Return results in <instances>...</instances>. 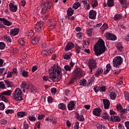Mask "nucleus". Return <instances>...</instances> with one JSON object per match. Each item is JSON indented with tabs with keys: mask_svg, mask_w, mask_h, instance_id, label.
I'll return each instance as SVG.
<instances>
[{
	"mask_svg": "<svg viewBox=\"0 0 129 129\" xmlns=\"http://www.w3.org/2000/svg\"><path fill=\"white\" fill-rule=\"evenodd\" d=\"M30 89V92H34V91H35V86H34L33 85H31V87L29 88V89Z\"/></svg>",
	"mask_w": 129,
	"mask_h": 129,
	"instance_id": "nucleus-60",
	"label": "nucleus"
},
{
	"mask_svg": "<svg viewBox=\"0 0 129 129\" xmlns=\"http://www.w3.org/2000/svg\"><path fill=\"white\" fill-rule=\"evenodd\" d=\"M27 36L28 37H33V36H34V31H33V30H29L27 32Z\"/></svg>",
	"mask_w": 129,
	"mask_h": 129,
	"instance_id": "nucleus-45",
	"label": "nucleus"
},
{
	"mask_svg": "<svg viewBox=\"0 0 129 129\" xmlns=\"http://www.w3.org/2000/svg\"><path fill=\"white\" fill-rule=\"evenodd\" d=\"M58 107L59 109L65 110V109H66V105L63 103H61L58 105Z\"/></svg>",
	"mask_w": 129,
	"mask_h": 129,
	"instance_id": "nucleus-31",
	"label": "nucleus"
},
{
	"mask_svg": "<svg viewBox=\"0 0 129 129\" xmlns=\"http://www.w3.org/2000/svg\"><path fill=\"white\" fill-rule=\"evenodd\" d=\"M110 119L112 121H115L116 122L120 121V118L118 116L112 115L110 116Z\"/></svg>",
	"mask_w": 129,
	"mask_h": 129,
	"instance_id": "nucleus-22",
	"label": "nucleus"
},
{
	"mask_svg": "<svg viewBox=\"0 0 129 129\" xmlns=\"http://www.w3.org/2000/svg\"><path fill=\"white\" fill-rule=\"evenodd\" d=\"M9 8L11 12L15 13L18 11V6L16 5V3L15 2L10 3L9 4Z\"/></svg>",
	"mask_w": 129,
	"mask_h": 129,
	"instance_id": "nucleus-11",
	"label": "nucleus"
},
{
	"mask_svg": "<svg viewBox=\"0 0 129 129\" xmlns=\"http://www.w3.org/2000/svg\"><path fill=\"white\" fill-rule=\"evenodd\" d=\"M120 19H121V15L120 14H117L114 16V21H118V20H120Z\"/></svg>",
	"mask_w": 129,
	"mask_h": 129,
	"instance_id": "nucleus-40",
	"label": "nucleus"
},
{
	"mask_svg": "<svg viewBox=\"0 0 129 129\" xmlns=\"http://www.w3.org/2000/svg\"><path fill=\"white\" fill-rule=\"evenodd\" d=\"M43 26H44V23H43V22L40 21L37 23L35 27V30L36 32H37V33H40V32H41V30H42V28H43Z\"/></svg>",
	"mask_w": 129,
	"mask_h": 129,
	"instance_id": "nucleus-10",
	"label": "nucleus"
},
{
	"mask_svg": "<svg viewBox=\"0 0 129 129\" xmlns=\"http://www.w3.org/2000/svg\"><path fill=\"white\" fill-rule=\"evenodd\" d=\"M47 101L48 103H52V102H53V98H52V97L48 96L47 97Z\"/></svg>",
	"mask_w": 129,
	"mask_h": 129,
	"instance_id": "nucleus-57",
	"label": "nucleus"
},
{
	"mask_svg": "<svg viewBox=\"0 0 129 129\" xmlns=\"http://www.w3.org/2000/svg\"><path fill=\"white\" fill-rule=\"evenodd\" d=\"M19 34V28H15L14 29H12L10 31V35L11 36H17Z\"/></svg>",
	"mask_w": 129,
	"mask_h": 129,
	"instance_id": "nucleus-20",
	"label": "nucleus"
},
{
	"mask_svg": "<svg viewBox=\"0 0 129 129\" xmlns=\"http://www.w3.org/2000/svg\"><path fill=\"white\" fill-rule=\"evenodd\" d=\"M74 47L75 45L73 43L68 42L64 47V51H70V50H72Z\"/></svg>",
	"mask_w": 129,
	"mask_h": 129,
	"instance_id": "nucleus-12",
	"label": "nucleus"
},
{
	"mask_svg": "<svg viewBox=\"0 0 129 129\" xmlns=\"http://www.w3.org/2000/svg\"><path fill=\"white\" fill-rule=\"evenodd\" d=\"M9 50L10 53H12V54H16L17 51V49H14V47H10L9 48Z\"/></svg>",
	"mask_w": 129,
	"mask_h": 129,
	"instance_id": "nucleus-42",
	"label": "nucleus"
},
{
	"mask_svg": "<svg viewBox=\"0 0 129 129\" xmlns=\"http://www.w3.org/2000/svg\"><path fill=\"white\" fill-rule=\"evenodd\" d=\"M107 28H108V26L107 25V24H106V23L104 24L101 27V32H102V33H103V32H104V31L105 30H106V29H107Z\"/></svg>",
	"mask_w": 129,
	"mask_h": 129,
	"instance_id": "nucleus-35",
	"label": "nucleus"
},
{
	"mask_svg": "<svg viewBox=\"0 0 129 129\" xmlns=\"http://www.w3.org/2000/svg\"><path fill=\"white\" fill-rule=\"evenodd\" d=\"M1 89H6V86L3 82H0V91Z\"/></svg>",
	"mask_w": 129,
	"mask_h": 129,
	"instance_id": "nucleus-46",
	"label": "nucleus"
},
{
	"mask_svg": "<svg viewBox=\"0 0 129 129\" xmlns=\"http://www.w3.org/2000/svg\"><path fill=\"white\" fill-rule=\"evenodd\" d=\"M88 3L92 5V8L97 7V1L96 0H88Z\"/></svg>",
	"mask_w": 129,
	"mask_h": 129,
	"instance_id": "nucleus-24",
	"label": "nucleus"
},
{
	"mask_svg": "<svg viewBox=\"0 0 129 129\" xmlns=\"http://www.w3.org/2000/svg\"><path fill=\"white\" fill-rule=\"evenodd\" d=\"M5 109V104L4 103H0V110H4Z\"/></svg>",
	"mask_w": 129,
	"mask_h": 129,
	"instance_id": "nucleus-59",
	"label": "nucleus"
},
{
	"mask_svg": "<svg viewBox=\"0 0 129 129\" xmlns=\"http://www.w3.org/2000/svg\"><path fill=\"white\" fill-rule=\"evenodd\" d=\"M96 11L92 10L90 11L89 13V18L90 19H92V20H94L96 18V14H97Z\"/></svg>",
	"mask_w": 129,
	"mask_h": 129,
	"instance_id": "nucleus-13",
	"label": "nucleus"
},
{
	"mask_svg": "<svg viewBox=\"0 0 129 129\" xmlns=\"http://www.w3.org/2000/svg\"><path fill=\"white\" fill-rule=\"evenodd\" d=\"M88 63L89 68V70L88 71V72L89 73L92 74L93 73V70L97 68V63H96V60L93 59H90L89 60Z\"/></svg>",
	"mask_w": 129,
	"mask_h": 129,
	"instance_id": "nucleus-6",
	"label": "nucleus"
},
{
	"mask_svg": "<svg viewBox=\"0 0 129 129\" xmlns=\"http://www.w3.org/2000/svg\"><path fill=\"white\" fill-rule=\"evenodd\" d=\"M77 118L78 120H80V121H84V117L83 115H80L79 114H77Z\"/></svg>",
	"mask_w": 129,
	"mask_h": 129,
	"instance_id": "nucleus-36",
	"label": "nucleus"
},
{
	"mask_svg": "<svg viewBox=\"0 0 129 129\" xmlns=\"http://www.w3.org/2000/svg\"><path fill=\"white\" fill-rule=\"evenodd\" d=\"M5 83L8 88L12 87V82L9 81H6Z\"/></svg>",
	"mask_w": 129,
	"mask_h": 129,
	"instance_id": "nucleus-50",
	"label": "nucleus"
},
{
	"mask_svg": "<svg viewBox=\"0 0 129 129\" xmlns=\"http://www.w3.org/2000/svg\"><path fill=\"white\" fill-rule=\"evenodd\" d=\"M83 71L81 69L77 68L74 71V74L72 80L69 82V84H73L75 82V79L77 78H80L82 74Z\"/></svg>",
	"mask_w": 129,
	"mask_h": 129,
	"instance_id": "nucleus-3",
	"label": "nucleus"
},
{
	"mask_svg": "<svg viewBox=\"0 0 129 129\" xmlns=\"http://www.w3.org/2000/svg\"><path fill=\"white\" fill-rule=\"evenodd\" d=\"M14 111L13 109H8L6 110L5 112L7 114H9V113H14Z\"/></svg>",
	"mask_w": 129,
	"mask_h": 129,
	"instance_id": "nucleus-54",
	"label": "nucleus"
},
{
	"mask_svg": "<svg viewBox=\"0 0 129 129\" xmlns=\"http://www.w3.org/2000/svg\"><path fill=\"white\" fill-rule=\"evenodd\" d=\"M68 108L69 110H73L75 109V103L74 101H71L68 105Z\"/></svg>",
	"mask_w": 129,
	"mask_h": 129,
	"instance_id": "nucleus-17",
	"label": "nucleus"
},
{
	"mask_svg": "<svg viewBox=\"0 0 129 129\" xmlns=\"http://www.w3.org/2000/svg\"><path fill=\"white\" fill-rule=\"evenodd\" d=\"M0 123L1 124H4V125H6L8 123V120H5V119H2L1 120Z\"/></svg>",
	"mask_w": 129,
	"mask_h": 129,
	"instance_id": "nucleus-51",
	"label": "nucleus"
},
{
	"mask_svg": "<svg viewBox=\"0 0 129 129\" xmlns=\"http://www.w3.org/2000/svg\"><path fill=\"white\" fill-rule=\"evenodd\" d=\"M102 116L103 118H105V119H109V118H110L109 115H108V114H107L106 112L103 113Z\"/></svg>",
	"mask_w": 129,
	"mask_h": 129,
	"instance_id": "nucleus-41",
	"label": "nucleus"
},
{
	"mask_svg": "<svg viewBox=\"0 0 129 129\" xmlns=\"http://www.w3.org/2000/svg\"><path fill=\"white\" fill-rule=\"evenodd\" d=\"M6 48V44L4 42H0V50H4Z\"/></svg>",
	"mask_w": 129,
	"mask_h": 129,
	"instance_id": "nucleus-47",
	"label": "nucleus"
},
{
	"mask_svg": "<svg viewBox=\"0 0 129 129\" xmlns=\"http://www.w3.org/2000/svg\"><path fill=\"white\" fill-rule=\"evenodd\" d=\"M103 102L104 103L105 109H108V108H109V105H110V102H109V100L106 99H104L103 100Z\"/></svg>",
	"mask_w": 129,
	"mask_h": 129,
	"instance_id": "nucleus-15",
	"label": "nucleus"
},
{
	"mask_svg": "<svg viewBox=\"0 0 129 129\" xmlns=\"http://www.w3.org/2000/svg\"><path fill=\"white\" fill-rule=\"evenodd\" d=\"M74 14V10H73L71 8H69L67 10V15L68 17H71Z\"/></svg>",
	"mask_w": 129,
	"mask_h": 129,
	"instance_id": "nucleus-30",
	"label": "nucleus"
},
{
	"mask_svg": "<svg viewBox=\"0 0 129 129\" xmlns=\"http://www.w3.org/2000/svg\"><path fill=\"white\" fill-rule=\"evenodd\" d=\"M13 75H14V74L12 72H9L7 75V78H11V77H13Z\"/></svg>",
	"mask_w": 129,
	"mask_h": 129,
	"instance_id": "nucleus-55",
	"label": "nucleus"
},
{
	"mask_svg": "<svg viewBox=\"0 0 129 129\" xmlns=\"http://www.w3.org/2000/svg\"><path fill=\"white\" fill-rule=\"evenodd\" d=\"M105 36L107 40H109L110 41H115L117 39L116 36L109 32H106Z\"/></svg>",
	"mask_w": 129,
	"mask_h": 129,
	"instance_id": "nucleus-9",
	"label": "nucleus"
},
{
	"mask_svg": "<svg viewBox=\"0 0 129 129\" xmlns=\"http://www.w3.org/2000/svg\"><path fill=\"white\" fill-rule=\"evenodd\" d=\"M21 87L23 89V92H26V90H29L30 88L31 87V84H29V83L27 82H23L22 83L21 85Z\"/></svg>",
	"mask_w": 129,
	"mask_h": 129,
	"instance_id": "nucleus-8",
	"label": "nucleus"
},
{
	"mask_svg": "<svg viewBox=\"0 0 129 129\" xmlns=\"http://www.w3.org/2000/svg\"><path fill=\"white\" fill-rule=\"evenodd\" d=\"M2 94H3V95H8L10 96L12 94V91L11 90H8L5 92H3L2 93H1Z\"/></svg>",
	"mask_w": 129,
	"mask_h": 129,
	"instance_id": "nucleus-38",
	"label": "nucleus"
},
{
	"mask_svg": "<svg viewBox=\"0 0 129 129\" xmlns=\"http://www.w3.org/2000/svg\"><path fill=\"white\" fill-rule=\"evenodd\" d=\"M116 47L120 52H122V51H123V46H122V44H121L120 42L118 43Z\"/></svg>",
	"mask_w": 129,
	"mask_h": 129,
	"instance_id": "nucleus-26",
	"label": "nucleus"
},
{
	"mask_svg": "<svg viewBox=\"0 0 129 129\" xmlns=\"http://www.w3.org/2000/svg\"><path fill=\"white\" fill-rule=\"evenodd\" d=\"M25 113H26L25 112L23 111L18 112L17 113V116L18 117H24V116H25Z\"/></svg>",
	"mask_w": 129,
	"mask_h": 129,
	"instance_id": "nucleus-39",
	"label": "nucleus"
},
{
	"mask_svg": "<svg viewBox=\"0 0 129 129\" xmlns=\"http://www.w3.org/2000/svg\"><path fill=\"white\" fill-rule=\"evenodd\" d=\"M0 21L2 22L3 24L5 25L6 26H9L12 25V22L6 19L5 18H0Z\"/></svg>",
	"mask_w": 129,
	"mask_h": 129,
	"instance_id": "nucleus-14",
	"label": "nucleus"
},
{
	"mask_svg": "<svg viewBox=\"0 0 129 129\" xmlns=\"http://www.w3.org/2000/svg\"><path fill=\"white\" fill-rule=\"evenodd\" d=\"M106 91V87H105V86L100 87L99 91H100V92H105Z\"/></svg>",
	"mask_w": 129,
	"mask_h": 129,
	"instance_id": "nucleus-44",
	"label": "nucleus"
},
{
	"mask_svg": "<svg viewBox=\"0 0 129 129\" xmlns=\"http://www.w3.org/2000/svg\"><path fill=\"white\" fill-rule=\"evenodd\" d=\"M85 46L86 45L84 44L83 46L79 47V46H76V51L77 54H79L81 51H83L84 50Z\"/></svg>",
	"mask_w": 129,
	"mask_h": 129,
	"instance_id": "nucleus-21",
	"label": "nucleus"
},
{
	"mask_svg": "<svg viewBox=\"0 0 129 129\" xmlns=\"http://www.w3.org/2000/svg\"><path fill=\"white\" fill-rule=\"evenodd\" d=\"M64 68L67 71H71V67L69 66V65H66L64 67Z\"/></svg>",
	"mask_w": 129,
	"mask_h": 129,
	"instance_id": "nucleus-52",
	"label": "nucleus"
},
{
	"mask_svg": "<svg viewBox=\"0 0 129 129\" xmlns=\"http://www.w3.org/2000/svg\"><path fill=\"white\" fill-rule=\"evenodd\" d=\"M52 6V3L50 2H45L44 1L42 2V3L41 4V7H42V9L41 10V14L42 15H45L47 12L51 9V7Z\"/></svg>",
	"mask_w": 129,
	"mask_h": 129,
	"instance_id": "nucleus-5",
	"label": "nucleus"
},
{
	"mask_svg": "<svg viewBox=\"0 0 129 129\" xmlns=\"http://www.w3.org/2000/svg\"><path fill=\"white\" fill-rule=\"evenodd\" d=\"M124 96L126 100H127V101H129V93L125 92L124 94Z\"/></svg>",
	"mask_w": 129,
	"mask_h": 129,
	"instance_id": "nucleus-48",
	"label": "nucleus"
},
{
	"mask_svg": "<svg viewBox=\"0 0 129 129\" xmlns=\"http://www.w3.org/2000/svg\"><path fill=\"white\" fill-rule=\"evenodd\" d=\"M81 6V4L79 2L75 3L73 5V9H74V10H77Z\"/></svg>",
	"mask_w": 129,
	"mask_h": 129,
	"instance_id": "nucleus-34",
	"label": "nucleus"
},
{
	"mask_svg": "<svg viewBox=\"0 0 129 129\" xmlns=\"http://www.w3.org/2000/svg\"><path fill=\"white\" fill-rule=\"evenodd\" d=\"M105 49H106V47H105L104 41L102 39H99L97 43L94 46V51L97 56H99L102 53H104Z\"/></svg>",
	"mask_w": 129,
	"mask_h": 129,
	"instance_id": "nucleus-2",
	"label": "nucleus"
},
{
	"mask_svg": "<svg viewBox=\"0 0 129 129\" xmlns=\"http://www.w3.org/2000/svg\"><path fill=\"white\" fill-rule=\"evenodd\" d=\"M43 118H45V115H39L38 116V119L40 120V119H43Z\"/></svg>",
	"mask_w": 129,
	"mask_h": 129,
	"instance_id": "nucleus-63",
	"label": "nucleus"
},
{
	"mask_svg": "<svg viewBox=\"0 0 129 129\" xmlns=\"http://www.w3.org/2000/svg\"><path fill=\"white\" fill-rule=\"evenodd\" d=\"M20 74H21L23 77H29V72L25 71L24 68H21V71L20 72Z\"/></svg>",
	"mask_w": 129,
	"mask_h": 129,
	"instance_id": "nucleus-18",
	"label": "nucleus"
},
{
	"mask_svg": "<svg viewBox=\"0 0 129 129\" xmlns=\"http://www.w3.org/2000/svg\"><path fill=\"white\" fill-rule=\"evenodd\" d=\"M103 72V69L101 68H98L96 72V73L95 74V76L96 77H97V76H99L101 73Z\"/></svg>",
	"mask_w": 129,
	"mask_h": 129,
	"instance_id": "nucleus-25",
	"label": "nucleus"
},
{
	"mask_svg": "<svg viewBox=\"0 0 129 129\" xmlns=\"http://www.w3.org/2000/svg\"><path fill=\"white\" fill-rule=\"evenodd\" d=\"M109 96L110 99L112 100H115V98H116V94L113 92H110Z\"/></svg>",
	"mask_w": 129,
	"mask_h": 129,
	"instance_id": "nucleus-29",
	"label": "nucleus"
},
{
	"mask_svg": "<svg viewBox=\"0 0 129 129\" xmlns=\"http://www.w3.org/2000/svg\"><path fill=\"white\" fill-rule=\"evenodd\" d=\"M4 95H3V94H2V93H0V98L2 99V100H3V101H5V102H9V100H8V99H7V98H6V97Z\"/></svg>",
	"mask_w": 129,
	"mask_h": 129,
	"instance_id": "nucleus-37",
	"label": "nucleus"
},
{
	"mask_svg": "<svg viewBox=\"0 0 129 129\" xmlns=\"http://www.w3.org/2000/svg\"><path fill=\"white\" fill-rule=\"evenodd\" d=\"M14 99L16 101H22L23 100V94L22 90L19 88H16L13 93Z\"/></svg>",
	"mask_w": 129,
	"mask_h": 129,
	"instance_id": "nucleus-4",
	"label": "nucleus"
},
{
	"mask_svg": "<svg viewBox=\"0 0 129 129\" xmlns=\"http://www.w3.org/2000/svg\"><path fill=\"white\" fill-rule=\"evenodd\" d=\"M71 56H72V53L67 52L63 55V58L64 59H66V60H69L71 58Z\"/></svg>",
	"mask_w": 129,
	"mask_h": 129,
	"instance_id": "nucleus-32",
	"label": "nucleus"
},
{
	"mask_svg": "<svg viewBox=\"0 0 129 129\" xmlns=\"http://www.w3.org/2000/svg\"><path fill=\"white\" fill-rule=\"evenodd\" d=\"M49 76H44L43 77V79L45 81H50L52 80L53 82H56L58 80H60L62 78V70L60 66L57 65H53L49 70Z\"/></svg>",
	"mask_w": 129,
	"mask_h": 129,
	"instance_id": "nucleus-1",
	"label": "nucleus"
},
{
	"mask_svg": "<svg viewBox=\"0 0 129 129\" xmlns=\"http://www.w3.org/2000/svg\"><path fill=\"white\" fill-rule=\"evenodd\" d=\"M35 125L37 128H40L41 127V122L40 121H36Z\"/></svg>",
	"mask_w": 129,
	"mask_h": 129,
	"instance_id": "nucleus-56",
	"label": "nucleus"
},
{
	"mask_svg": "<svg viewBox=\"0 0 129 129\" xmlns=\"http://www.w3.org/2000/svg\"><path fill=\"white\" fill-rule=\"evenodd\" d=\"M116 108L117 110L119 112H121V113H125V111H126V110H125V109H123V108H122V106H121V105H120V104H117Z\"/></svg>",
	"mask_w": 129,
	"mask_h": 129,
	"instance_id": "nucleus-16",
	"label": "nucleus"
},
{
	"mask_svg": "<svg viewBox=\"0 0 129 129\" xmlns=\"http://www.w3.org/2000/svg\"><path fill=\"white\" fill-rule=\"evenodd\" d=\"M40 39H41V37L40 36H36L34 37L31 41L32 44H33V45L38 44V43H39V41H40Z\"/></svg>",
	"mask_w": 129,
	"mask_h": 129,
	"instance_id": "nucleus-23",
	"label": "nucleus"
},
{
	"mask_svg": "<svg viewBox=\"0 0 129 129\" xmlns=\"http://www.w3.org/2000/svg\"><path fill=\"white\" fill-rule=\"evenodd\" d=\"M107 6L109 8H111L114 6V2L113 0H107Z\"/></svg>",
	"mask_w": 129,
	"mask_h": 129,
	"instance_id": "nucleus-28",
	"label": "nucleus"
},
{
	"mask_svg": "<svg viewBox=\"0 0 129 129\" xmlns=\"http://www.w3.org/2000/svg\"><path fill=\"white\" fill-rule=\"evenodd\" d=\"M77 37L79 39H81L82 38V33L81 32H79L77 34Z\"/></svg>",
	"mask_w": 129,
	"mask_h": 129,
	"instance_id": "nucleus-62",
	"label": "nucleus"
},
{
	"mask_svg": "<svg viewBox=\"0 0 129 129\" xmlns=\"http://www.w3.org/2000/svg\"><path fill=\"white\" fill-rule=\"evenodd\" d=\"M100 112H101V109L100 108H96L93 111L94 115H96L97 116L100 115Z\"/></svg>",
	"mask_w": 129,
	"mask_h": 129,
	"instance_id": "nucleus-19",
	"label": "nucleus"
},
{
	"mask_svg": "<svg viewBox=\"0 0 129 129\" xmlns=\"http://www.w3.org/2000/svg\"><path fill=\"white\" fill-rule=\"evenodd\" d=\"M123 62L122 58L120 56H116L113 60V66L118 68Z\"/></svg>",
	"mask_w": 129,
	"mask_h": 129,
	"instance_id": "nucleus-7",
	"label": "nucleus"
},
{
	"mask_svg": "<svg viewBox=\"0 0 129 129\" xmlns=\"http://www.w3.org/2000/svg\"><path fill=\"white\" fill-rule=\"evenodd\" d=\"M5 40L8 43H12V39H11V37L10 36L6 37Z\"/></svg>",
	"mask_w": 129,
	"mask_h": 129,
	"instance_id": "nucleus-53",
	"label": "nucleus"
},
{
	"mask_svg": "<svg viewBox=\"0 0 129 129\" xmlns=\"http://www.w3.org/2000/svg\"><path fill=\"white\" fill-rule=\"evenodd\" d=\"M19 43L21 46H25V40L24 38H19Z\"/></svg>",
	"mask_w": 129,
	"mask_h": 129,
	"instance_id": "nucleus-43",
	"label": "nucleus"
},
{
	"mask_svg": "<svg viewBox=\"0 0 129 129\" xmlns=\"http://www.w3.org/2000/svg\"><path fill=\"white\" fill-rule=\"evenodd\" d=\"M125 126H126L127 129H129V121H126L124 122Z\"/></svg>",
	"mask_w": 129,
	"mask_h": 129,
	"instance_id": "nucleus-64",
	"label": "nucleus"
},
{
	"mask_svg": "<svg viewBox=\"0 0 129 129\" xmlns=\"http://www.w3.org/2000/svg\"><path fill=\"white\" fill-rule=\"evenodd\" d=\"M86 33H87V35H88V36L89 37H91V35H92V31H91V29H88L86 31Z\"/></svg>",
	"mask_w": 129,
	"mask_h": 129,
	"instance_id": "nucleus-58",
	"label": "nucleus"
},
{
	"mask_svg": "<svg viewBox=\"0 0 129 129\" xmlns=\"http://www.w3.org/2000/svg\"><path fill=\"white\" fill-rule=\"evenodd\" d=\"M94 90L96 93L99 92V88L97 86H95L94 87Z\"/></svg>",
	"mask_w": 129,
	"mask_h": 129,
	"instance_id": "nucleus-61",
	"label": "nucleus"
},
{
	"mask_svg": "<svg viewBox=\"0 0 129 129\" xmlns=\"http://www.w3.org/2000/svg\"><path fill=\"white\" fill-rule=\"evenodd\" d=\"M119 3L121 6H123V8H126L127 7V1L126 0H119Z\"/></svg>",
	"mask_w": 129,
	"mask_h": 129,
	"instance_id": "nucleus-27",
	"label": "nucleus"
},
{
	"mask_svg": "<svg viewBox=\"0 0 129 129\" xmlns=\"http://www.w3.org/2000/svg\"><path fill=\"white\" fill-rule=\"evenodd\" d=\"M28 118L31 121H36V117L34 116H29Z\"/></svg>",
	"mask_w": 129,
	"mask_h": 129,
	"instance_id": "nucleus-49",
	"label": "nucleus"
},
{
	"mask_svg": "<svg viewBox=\"0 0 129 129\" xmlns=\"http://www.w3.org/2000/svg\"><path fill=\"white\" fill-rule=\"evenodd\" d=\"M80 85L82 86H86V80L85 79H82L79 81Z\"/></svg>",
	"mask_w": 129,
	"mask_h": 129,
	"instance_id": "nucleus-33",
	"label": "nucleus"
}]
</instances>
